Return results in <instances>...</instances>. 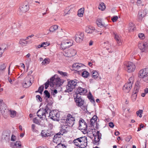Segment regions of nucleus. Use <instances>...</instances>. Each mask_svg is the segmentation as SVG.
<instances>
[{
  "label": "nucleus",
  "mask_w": 148,
  "mask_h": 148,
  "mask_svg": "<svg viewBox=\"0 0 148 148\" xmlns=\"http://www.w3.org/2000/svg\"><path fill=\"white\" fill-rule=\"evenodd\" d=\"M29 9L28 3L27 2H25L23 3L20 7L18 11V13L22 15L23 13L27 11Z\"/></svg>",
  "instance_id": "obj_5"
},
{
  "label": "nucleus",
  "mask_w": 148,
  "mask_h": 148,
  "mask_svg": "<svg viewBox=\"0 0 148 148\" xmlns=\"http://www.w3.org/2000/svg\"><path fill=\"white\" fill-rule=\"evenodd\" d=\"M11 132L9 131H6L3 133L2 138L6 141H8L10 140V136Z\"/></svg>",
  "instance_id": "obj_18"
},
{
  "label": "nucleus",
  "mask_w": 148,
  "mask_h": 148,
  "mask_svg": "<svg viewBox=\"0 0 148 148\" xmlns=\"http://www.w3.org/2000/svg\"><path fill=\"white\" fill-rule=\"evenodd\" d=\"M79 147L83 148L86 147L87 145V139L86 137H81Z\"/></svg>",
  "instance_id": "obj_15"
},
{
  "label": "nucleus",
  "mask_w": 148,
  "mask_h": 148,
  "mask_svg": "<svg viewBox=\"0 0 148 148\" xmlns=\"http://www.w3.org/2000/svg\"><path fill=\"white\" fill-rule=\"evenodd\" d=\"M58 72L60 75L64 77L67 76L68 74L66 72H64L62 71H58Z\"/></svg>",
  "instance_id": "obj_46"
},
{
  "label": "nucleus",
  "mask_w": 148,
  "mask_h": 148,
  "mask_svg": "<svg viewBox=\"0 0 148 148\" xmlns=\"http://www.w3.org/2000/svg\"><path fill=\"white\" fill-rule=\"evenodd\" d=\"M77 53L76 50L74 49H70L64 52V55L67 57H71L75 56Z\"/></svg>",
  "instance_id": "obj_10"
},
{
  "label": "nucleus",
  "mask_w": 148,
  "mask_h": 148,
  "mask_svg": "<svg viewBox=\"0 0 148 148\" xmlns=\"http://www.w3.org/2000/svg\"><path fill=\"white\" fill-rule=\"evenodd\" d=\"M138 47L142 51H144L146 49V45L143 43H139L138 44Z\"/></svg>",
  "instance_id": "obj_25"
},
{
  "label": "nucleus",
  "mask_w": 148,
  "mask_h": 148,
  "mask_svg": "<svg viewBox=\"0 0 148 148\" xmlns=\"http://www.w3.org/2000/svg\"><path fill=\"white\" fill-rule=\"evenodd\" d=\"M73 44L72 41H66L64 42L61 43L60 45V48L63 50H64L67 48L71 46Z\"/></svg>",
  "instance_id": "obj_14"
},
{
  "label": "nucleus",
  "mask_w": 148,
  "mask_h": 148,
  "mask_svg": "<svg viewBox=\"0 0 148 148\" xmlns=\"http://www.w3.org/2000/svg\"><path fill=\"white\" fill-rule=\"evenodd\" d=\"M56 111H51L48 106H46L44 108H40L37 112V115L41 119L43 120L46 119L47 116L54 120L56 116Z\"/></svg>",
  "instance_id": "obj_1"
},
{
  "label": "nucleus",
  "mask_w": 148,
  "mask_h": 148,
  "mask_svg": "<svg viewBox=\"0 0 148 148\" xmlns=\"http://www.w3.org/2000/svg\"><path fill=\"white\" fill-rule=\"evenodd\" d=\"M79 129L83 130V132H86L87 126L86 123L82 119H80L79 121Z\"/></svg>",
  "instance_id": "obj_9"
},
{
  "label": "nucleus",
  "mask_w": 148,
  "mask_h": 148,
  "mask_svg": "<svg viewBox=\"0 0 148 148\" xmlns=\"http://www.w3.org/2000/svg\"><path fill=\"white\" fill-rule=\"evenodd\" d=\"M84 10V9L83 8H80L78 10L77 15L79 16L82 17L83 16Z\"/></svg>",
  "instance_id": "obj_28"
},
{
  "label": "nucleus",
  "mask_w": 148,
  "mask_h": 148,
  "mask_svg": "<svg viewBox=\"0 0 148 148\" xmlns=\"http://www.w3.org/2000/svg\"><path fill=\"white\" fill-rule=\"evenodd\" d=\"M52 134V132L46 130H42L41 133V135L42 137L49 136H51Z\"/></svg>",
  "instance_id": "obj_20"
},
{
  "label": "nucleus",
  "mask_w": 148,
  "mask_h": 148,
  "mask_svg": "<svg viewBox=\"0 0 148 148\" xmlns=\"http://www.w3.org/2000/svg\"><path fill=\"white\" fill-rule=\"evenodd\" d=\"M109 126L110 127H111V128H113L114 126V125L113 123L112 122H110L109 123Z\"/></svg>",
  "instance_id": "obj_61"
},
{
  "label": "nucleus",
  "mask_w": 148,
  "mask_h": 148,
  "mask_svg": "<svg viewBox=\"0 0 148 148\" xmlns=\"http://www.w3.org/2000/svg\"><path fill=\"white\" fill-rule=\"evenodd\" d=\"M96 121H97L93 120V119H91L90 121V125L92 126L94 124L96 123Z\"/></svg>",
  "instance_id": "obj_56"
},
{
  "label": "nucleus",
  "mask_w": 148,
  "mask_h": 148,
  "mask_svg": "<svg viewBox=\"0 0 148 148\" xmlns=\"http://www.w3.org/2000/svg\"><path fill=\"white\" fill-rule=\"evenodd\" d=\"M86 92L87 90L86 89L80 87H78L76 91L77 95L78 94L83 95L86 94Z\"/></svg>",
  "instance_id": "obj_21"
},
{
  "label": "nucleus",
  "mask_w": 148,
  "mask_h": 148,
  "mask_svg": "<svg viewBox=\"0 0 148 148\" xmlns=\"http://www.w3.org/2000/svg\"><path fill=\"white\" fill-rule=\"evenodd\" d=\"M78 96H77L76 98L75 99L76 104L78 106L83 108H84V101L80 98V97L79 98H78Z\"/></svg>",
  "instance_id": "obj_12"
},
{
  "label": "nucleus",
  "mask_w": 148,
  "mask_h": 148,
  "mask_svg": "<svg viewBox=\"0 0 148 148\" xmlns=\"http://www.w3.org/2000/svg\"><path fill=\"white\" fill-rule=\"evenodd\" d=\"M137 4L138 6H143L144 3L141 0H138L137 1Z\"/></svg>",
  "instance_id": "obj_45"
},
{
  "label": "nucleus",
  "mask_w": 148,
  "mask_h": 148,
  "mask_svg": "<svg viewBox=\"0 0 148 148\" xmlns=\"http://www.w3.org/2000/svg\"><path fill=\"white\" fill-rule=\"evenodd\" d=\"M129 27H130V31H133L134 30V25L132 23H130L129 24Z\"/></svg>",
  "instance_id": "obj_42"
},
{
  "label": "nucleus",
  "mask_w": 148,
  "mask_h": 148,
  "mask_svg": "<svg viewBox=\"0 0 148 148\" xmlns=\"http://www.w3.org/2000/svg\"><path fill=\"white\" fill-rule=\"evenodd\" d=\"M55 148H66V147L64 145L61 143H59L56 146Z\"/></svg>",
  "instance_id": "obj_39"
},
{
  "label": "nucleus",
  "mask_w": 148,
  "mask_h": 148,
  "mask_svg": "<svg viewBox=\"0 0 148 148\" xmlns=\"http://www.w3.org/2000/svg\"><path fill=\"white\" fill-rule=\"evenodd\" d=\"M98 26L100 27H106L108 26V24H105L102 22V19L101 18H98L96 22Z\"/></svg>",
  "instance_id": "obj_19"
},
{
  "label": "nucleus",
  "mask_w": 148,
  "mask_h": 148,
  "mask_svg": "<svg viewBox=\"0 0 148 148\" xmlns=\"http://www.w3.org/2000/svg\"><path fill=\"white\" fill-rule=\"evenodd\" d=\"M58 28V26L57 25H54L51 26L49 29L50 32H53L56 30Z\"/></svg>",
  "instance_id": "obj_32"
},
{
  "label": "nucleus",
  "mask_w": 148,
  "mask_h": 148,
  "mask_svg": "<svg viewBox=\"0 0 148 148\" xmlns=\"http://www.w3.org/2000/svg\"><path fill=\"white\" fill-rule=\"evenodd\" d=\"M138 37L140 39H143L145 38L144 35L143 33H140L138 34Z\"/></svg>",
  "instance_id": "obj_54"
},
{
  "label": "nucleus",
  "mask_w": 148,
  "mask_h": 148,
  "mask_svg": "<svg viewBox=\"0 0 148 148\" xmlns=\"http://www.w3.org/2000/svg\"><path fill=\"white\" fill-rule=\"evenodd\" d=\"M84 34L83 33L79 32L75 36V40L77 42H81L83 39Z\"/></svg>",
  "instance_id": "obj_16"
},
{
  "label": "nucleus",
  "mask_w": 148,
  "mask_h": 148,
  "mask_svg": "<svg viewBox=\"0 0 148 148\" xmlns=\"http://www.w3.org/2000/svg\"><path fill=\"white\" fill-rule=\"evenodd\" d=\"M42 44L43 47H46L48 46L50 44V43H49L47 42H43Z\"/></svg>",
  "instance_id": "obj_55"
},
{
  "label": "nucleus",
  "mask_w": 148,
  "mask_h": 148,
  "mask_svg": "<svg viewBox=\"0 0 148 148\" xmlns=\"http://www.w3.org/2000/svg\"><path fill=\"white\" fill-rule=\"evenodd\" d=\"M78 82V81L76 79L70 80L68 82V84L66 86V89L65 90V92H71L74 89L77 84Z\"/></svg>",
  "instance_id": "obj_3"
},
{
  "label": "nucleus",
  "mask_w": 148,
  "mask_h": 148,
  "mask_svg": "<svg viewBox=\"0 0 148 148\" xmlns=\"http://www.w3.org/2000/svg\"><path fill=\"white\" fill-rule=\"evenodd\" d=\"M148 74V69H144L140 71L138 73V76L142 78Z\"/></svg>",
  "instance_id": "obj_17"
},
{
  "label": "nucleus",
  "mask_w": 148,
  "mask_h": 148,
  "mask_svg": "<svg viewBox=\"0 0 148 148\" xmlns=\"http://www.w3.org/2000/svg\"><path fill=\"white\" fill-rule=\"evenodd\" d=\"M84 65L82 64L75 63L72 66L74 70H79L78 71H83Z\"/></svg>",
  "instance_id": "obj_13"
},
{
  "label": "nucleus",
  "mask_w": 148,
  "mask_h": 148,
  "mask_svg": "<svg viewBox=\"0 0 148 148\" xmlns=\"http://www.w3.org/2000/svg\"><path fill=\"white\" fill-rule=\"evenodd\" d=\"M63 134H61V132H59L55 135L53 139V141L58 145L59 143H61L62 138L61 137V135H63Z\"/></svg>",
  "instance_id": "obj_11"
},
{
  "label": "nucleus",
  "mask_w": 148,
  "mask_h": 148,
  "mask_svg": "<svg viewBox=\"0 0 148 148\" xmlns=\"http://www.w3.org/2000/svg\"><path fill=\"white\" fill-rule=\"evenodd\" d=\"M12 145V148H21V142L20 141H16Z\"/></svg>",
  "instance_id": "obj_24"
},
{
  "label": "nucleus",
  "mask_w": 148,
  "mask_h": 148,
  "mask_svg": "<svg viewBox=\"0 0 148 148\" xmlns=\"http://www.w3.org/2000/svg\"><path fill=\"white\" fill-rule=\"evenodd\" d=\"M139 90V87L137 86H135L134 88V91L133 92V94L132 95V97H134V99H136V93H137Z\"/></svg>",
  "instance_id": "obj_27"
},
{
  "label": "nucleus",
  "mask_w": 148,
  "mask_h": 148,
  "mask_svg": "<svg viewBox=\"0 0 148 148\" xmlns=\"http://www.w3.org/2000/svg\"><path fill=\"white\" fill-rule=\"evenodd\" d=\"M16 140V138L15 136L12 135L11 138V140L12 141H14Z\"/></svg>",
  "instance_id": "obj_59"
},
{
  "label": "nucleus",
  "mask_w": 148,
  "mask_h": 148,
  "mask_svg": "<svg viewBox=\"0 0 148 148\" xmlns=\"http://www.w3.org/2000/svg\"><path fill=\"white\" fill-rule=\"evenodd\" d=\"M133 81V77H131L129 78L128 82L123 87V89L125 92H128L130 91L132 87Z\"/></svg>",
  "instance_id": "obj_7"
},
{
  "label": "nucleus",
  "mask_w": 148,
  "mask_h": 148,
  "mask_svg": "<svg viewBox=\"0 0 148 148\" xmlns=\"http://www.w3.org/2000/svg\"><path fill=\"white\" fill-rule=\"evenodd\" d=\"M143 110H139L138 111L136 112V114L137 116H138L139 115V117L141 118L142 117V114L143 113Z\"/></svg>",
  "instance_id": "obj_44"
},
{
  "label": "nucleus",
  "mask_w": 148,
  "mask_h": 148,
  "mask_svg": "<svg viewBox=\"0 0 148 148\" xmlns=\"http://www.w3.org/2000/svg\"><path fill=\"white\" fill-rule=\"evenodd\" d=\"M97 135L96 136H95V138H94V140L96 142H98V141H99V136L100 134V133H99V131H97Z\"/></svg>",
  "instance_id": "obj_36"
},
{
  "label": "nucleus",
  "mask_w": 148,
  "mask_h": 148,
  "mask_svg": "<svg viewBox=\"0 0 148 148\" xmlns=\"http://www.w3.org/2000/svg\"><path fill=\"white\" fill-rule=\"evenodd\" d=\"M56 116L55 117V119H54V120L58 121L59 120V118L60 117V114L59 112H56Z\"/></svg>",
  "instance_id": "obj_47"
},
{
  "label": "nucleus",
  "mask_w": 148,
  "mask_h": 148,
  "mask_svg": "<svg viewBox=\"0 0 148 148\" xmlns=\"http://www.w3.org/2000/svg\"><path fill=\"white\" fill-rule=\"evenodd\" d=\"M44 93L45 95V97H47L48 98L50 97V95L49 92L47 90H45L44 92Z\"/></svg>",
  "instance_id": "obj_50"
},
{
  "label": "nucleus",
  "mask_w": 148,
  "mask_h": 148,
  "mask_svg": "<svg viewBox=\"0 0 148 148\" xmlns=\"http://www.w3.org/2000/svg\"><path fill=\"white\" fill-rule=\"evenodd\" d=\"M31 61V59H28L25 60V64L27 68L29 66V65Z\"/></svg>",
  "instance_id": "obj_49"
},
{
  "label": "nucleus",
  "mask_w": 148,
  "mask_h": 148,
  "mask_svg": "<svg viewBox=\"0 0 148 148\" xmlns=\"http://www.w3.org/2000/svg\"><path fill=\"white\" fill-rule=\"evenodd\" d=\"M97 117L95 115H94L92 118L91 119H93V120L97 121Z\"/></svg>",
  "instance_id": "obj_64"
},
{
  "label": "nucleus",
  "mask_w": 148,
  "mask_h": 148,
  "mask_svg": "<svg viewBox=\"0 0 148 148\" xmlns=\"http://www.w3.org/2000/svg\"><path fill=\"white\" fill-rule=\"evenodd\" d=\"M146 10H141L138 13V19L141 21L142 18L144 17L146 14Z\"/></svg>",
  "instance_id": "obj_22"
},
{
  "label": "nucleus",
  "mask_w": 148,
  "mask_h": 148,
  "mask_svg": "<svg viewBox=\"0 0 148 148\" xmlns=\"http://www.w3.org/2000/svg\"><path fill=\"white\" fill-rule=\"evenodd\" d=\"M82 76L84 77H87L89 75V73L87 71H83L82 73Z\"/></svg>",
  "instance_id": "obj_40"
},
{
  "label": "nucleus",
  "mask_w": 148,
  "mask_h": 148,
  "mask_svg": "<svg viewBox=\"0 0 148 148\" xmlns=\"http://www.w3.org/2000/svg\"><path fill=\"white\" fill-rule=\"evenodd\" d=\"M6 66L5 63H3L0 65V71H4Z\"/></svg>",
  "instance_id": "obj_34"
},
{
  "label": "nucleus",
  "mask_w": 148,
  "mask_h": 148,
  "mask_svg": "<svg viewBox=\"0 0 148 148\" xmlns=\"http://www.w3.org/2000/svg\"><path fill=\"white\" fill-rule=\"evenodd\" d=\"M99 9L102 11H103L106 8V6L104 3L102 2L100 3L98 7Z\"/></svg>",
  "instance_id": "obj_31"
},
{
  "label": "nucleus",
  "mask_w": 148,
  "mask_h": 148,
  "mask_svg": "<svg viewBox=\"0 0 148 148\" xmlns=\"http://www.w3.org/2000/svg\"><path fill=\"white\" fill-rule=\"evenodd\" d=\"M34 77L31 75H27L24 79L23 82V86L25 88H27L31 86L33 82Z\"/></svg>",
  "instance_id": "obj_4"
},
{
  "label": "nucleus",
  "mask_w": 148,
  "mask_h": 148,
  "mask_svg": "<svg viewBox=\"0 0 148 148\" xmlns=\"http://www.w3.org/2000/svg\"><path fill=\"white\" fill-rule=\"evenodd\" d=\"M7 47V45L5 44H3L0 46V55L1 56Z\"/></svg>",
  "instance_id": "obj_26"
},
{
  "label": "nucleus",
  "mask_w": 148,
  "mask_h": 148,
  "mask_svg": "<svg viewBox=\"0 0 148 148\" xmlns=\"http://www.w3.org/2000/svg\"><path fill=\"white\" fill-rule=\"evenodd\" d=\"M114 38L116 41L117 44L118 45H121L122 43L121 40V37L117 34H114Z\"/></svg>",
  "instance_id": "obj_23"
},
{
  "label": "nucleus",
  "mask_w": 148,
  "mask_h": 148,
  "mask_svg": "<svg viewBox=\"0 0 148 148\" xmlns=\"http://www.w3.org/2000/svg\"><path fill=\"white\" fill-rule=\"evenodd\" d=\"M4 105V103L3 102V101L2 99H0V106L1 105H2V106H3Z\"/></svg>",
  "instance_id": "obj_63"
},
{
  "label": "nucleus",
  "mask_w": 148,
  "mask_h": 148,
  "mask_svg": "<svg viewBox=\"0 0 148 148\" xmlns=\"http://www.w3.org/2000/svg\"><path fill=\"white\" fill-rule=\"evenodd\" d=\"M10 116L12 118L14 117L16 115V111L12 110H10Z\"/></svg>",
  "instance_id": "obj_35"
},
{
  "label": "nucleus",
  "mask_w": 148,
  "mask_h": 148,
  "mask_svg": "<svg viewBox=\"0 0 148 148\" xmlns=\"http://www.w3.org/2000/svg\"><path fill=\"white\" fill-rule=\"evenodd\" d=\"M64 82V81L63 79L55 75L50 79V86L51 87L55 86L57 88L61 86Z\"/></svg>",
  "instance_id": "obj_2"
},
{
  "label": "nucleus",
  "mask_w": 148,
  "mask_h": 148,
  "mask_svg": "<svg viewBox=\"0 0 148 148\" xmlns=\"http://www.w3.org/2000/svg\"><path fill=\"white\" fill-rule=\"evenodd\" d=\"M8 80L9 82H10V83L11 84H12V81L11 79V77L10 76H8Z\"/></svg>",
  "instance_id": "obj_60"
},
{
  "label": "nucleus",
  "mask_w": 148,
  "mask_h": 148,
  "mask_svg": "<svg viewBox=\"0 0 148 148\" xmlns=\"http://www.w3.org/2000/svg\"><path fill=\"white\" fill-rule=\"evenodd\" d=\"M44 89V87L43 86H42L40 87L38 89V91H36V92H39L40 94L42 93V92L43 91Z\"/></svg>",
  "instance_id": "obj_43"
},
{
  "label": "nucleus",
  "mask_w": 148,
  "mask_h": 148,
  "mask_svg": "<svg viewBox=\"0 0 148 148\" xmlns=\"http://www.w3.org/2000/svg\"><path fill=\"white\" fill-rule=\"evenodd\" d=\"M35 128H36L35 125L34 124H32V126H31V128H32V131L34 132H36V130Z\"/></svg>",
  "instance_id": "obj_53"
},
{
  "label": "nucleus",
  "mask_w": 148,
  "mask_h": 148,
  "mask_svg": "<svg viewBox=\"0 0 148 148\" xmlns=\"http://www.w3.org/2000/svg\"><path fill=\"white\" fill-rule=\"evenodd\" d=\"M92 77L95 78H97L98 76V74L96 71H92Z\"/></svg>",
  "instance_id": "obj_41"
},
{
  "label": "nucleus",
  "mask_w": 148,
  "mask_h": 148,
  "mask_svg": "<svg viewBox=\"0 0 148 148\" xmlns=\"http://www.w3.org/2000/svg\"><path fill=\"white\" fill-rule=\"evenodd\" d=\"M124 65L125 70L128 72H132L135 69V65L131 62H125Z\"/></svg>",
  "instance_id": "obj_6"
},
{
  "label": "nucleus",
  "mask_w": 148,
  "mask_h": 148,
  "mask_svg": "<svg viewBox=\"0 0 148 148\" xmlns=\"http://www.w3.org/2000/svg\"><path fill=\"white\" fill-rule=\"evenodd\" d=\"M50 61V60L48 58H45L42 62V65H46L48 64Z\"/></svg>",
  "instance_id": "obj_33"
},
{
  "label": "nucleus",
  "mask_w": 148,
  "mask_h": 148,
  "mask_svg": "<svg viewBox=\"0 0 148 148\" xmlns=\"http://www.w3.org/2000/svg\"><path fill=\"white\" fill-rule=\"evenodd\" d=\"M0 110L2 115L4 114L6 110V108H5L4 107H3V106H2V105H1L0 106Z\"/></svg>",
  "instance_id": "obj_37"
},
{
  "label": "nucleus",
  "mask_w": 148,
  "mask_h": 148,
  "mask_svg": "<svg viewBox=\"0 0 148 148\" xmlns=\"http://www.w3.org/2000/svg\"><path fill=\"white\" fill-rule=\"evenodd\" d=\"M28 42V41L24 39H21L19 41V43L21 46H25Z\"/></svg>",
  "instance_id": "obj_30"
},
{
  "label": "nucleus",
  "mask_w": 148,
  "mask_h": 148,
  "mask_svg": "<svg viewBox=\"0 0 148 148\" xmlns=\"http://www.w3.org/2000/svg\"><path fill=\"white\" fill-rule=\"evenodd\" d=\"M75 121L74 118L70 114L67 115L66 119L64 120V122L68 127L72 126L75 123Z\"/></svg>",
  "instance_id": "obj_8"
},
{
  "label": "nucleus",
  "mask_w": 148,
  "mask_h": 148,
  "mask_svg": "<svg viewBox=\"0 0 148 148\" xmlns=\"http://www.w3.org/2000/svg\"><path fill=\"white\" fill-rule=\"evenodd\" d=\"M36 97L37 99H38V100H39V101L40 102H41L42 101V98H41V97L39 95H37L36 96Z\"/></svg>",
  "instance_id": "obj_62"
},
{
  "label": "nucleus",
  "mask_w": 148,
  "mask_h": 148,
  "mask_svg": "<svg viewBox=\"0 0 148 148\" xmlns=\"http://www.w3.org/2000/svg\"><path fill=\"white\" fill-rule=\"evenodd\" d=\"M141 79L144 82L148 83V74L144 76Z\"/></svg>",
  "instance_id": "obj_48"
},
{
  "label": "nucleus",
  "mask_w": 148,
  "mask_h": 148,
  "mask_svg": "<svg viewBox=\"0 0 148 148\" xmlns=\"http://www.w3.org/2000/svg\"><path fill=\"white\" fill-rule=\"evenodd\" d=\"M50 82L48 80L45 83V88L47 89L49 85H50Z\"/></svg>",
  "instance_id": "obj_52"
},
{
  "label": "nucleus",
  "mask_w": 148,
  "mask_h": 148,
  "mask_svg": "<svg viewBox=\"0 0 148 148\" xmlns=\"http://www.w3.org/2000/svg\"><path fill=\"white\" fill-rule=\"evenodd\" d=\"M86 31L88 33H92V32L90 31V29L88 28H86Z\"/></svg>",
  "instance_id": "obj_58"
},
{
  "label": "nucleus",
  "mask_w": 148,
  "mask_h": 148,
  "mask_svg": "<svg viewBox=\"0 0 148 148\" xmlns=\"http://www.w3.org/2000/svg\"><path fill=\"white\" fill-rule=\"evenodd\" d=\"M33 122L34 123H35L37 124H39V121L36 118H34L33 120Z\"/></svg>",
  "instance_id": "obj_57"
},
{
  "label": "nucleus",
  "mask_w": 148,
  "mask_h": 148,
  "mask_svg": "<svg viewBox=\"0 0 148 148\" xmlns=\"http://www.w3.org/2000/svg\"><path fill=\"white\" fill-rule=\"evenodd\" d=\"M80 140H81V137L75 139L73 140V142L75 145L79 147Z\"/></svg>",
  "instance_id": "obj_29"
},
{
  "label": "nucleus",
  "mask_w": 148,
  "mask_h": 148,
  "mask_svg": "<svg viewBox=\"0 0 148 148\" xmlns=\"http://www.w3.org/2000/svg\"><path fill=\"white\" fill-rule=\"evenodd\" d=\"M68 127H69L67 126H66V127H65V125H63L62 126V130H61L60 132H61V133L62 132H63V133H67L68 130H67L65 129H64L65 128L66 129H67Z\"/></svg>",
  "instance_id": "obj_38"
},
{
  "label": "nucleus",
  "mask_w": 148,
  "mask_h": 148,
  "mask_svg": "<svg viewBox=\"0 0 148 148\" xmlns=\"http://www.w3.org/2000/svg\"><path fill=\"white\" fill-rule=\"evenodd\" d=\"M118 17L117 16H113L111 18V20L113 22H116L118 20Z\"/></svg>",
  "instance_id": "obj_51"
}]
</instances>
